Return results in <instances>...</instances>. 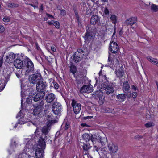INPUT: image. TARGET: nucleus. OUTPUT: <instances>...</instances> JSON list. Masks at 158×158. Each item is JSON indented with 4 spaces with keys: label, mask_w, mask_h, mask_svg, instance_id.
<instances>
[{
    "label": "nucleus",
    "mask_w": 158,
    "mask_h": 158,
    "mask_svg": "<svg viewBox=\"0 0 158 158\" xmlns=\"http://www.w3.org/2000/svg\"><path fill=\"white\" fill-rule=\"evenodd\" d=\"M50 130V128H48L45 126H44L41 129L42 134L39 138L38 141L41 142L45 143L47 142L50 144H51L52 140L50 139V137L48 135L49 131Z\"/></svg>",
    "instance_id": "obj_1"
},
{
    "label": "nucleus",
    "mask_w": 158,
    "mask_h": 158,
    "mask_svg": "<svg viewBox=\"0 0 158 158\" xmlns=\"http://www.w3.org/2000/svg\"><path fill=\"white\" fill-rule=\"evenodd\" d=\"M86 49L83 48H78L73 55V60L77 63L81 61L83 58L85 57L87 54Z\"/></svg>",
    "instance_id": "obj_2"
},
{
    "label": "nucleus",
    "mask_w": 158,
    "mask_h": 158,
    "mask_svg": "<svg viewBox=\"0 0 158 158\" xmlns=\"http://www.w3.org/2000/svg\"><path fill=\"white\" fill-rule=\"evenodd\" d=\"M45 143L38 141L37 148L35 149V155L37 158H42L43 156L44 150L45 148Z\"/></svg>",
    "instance_id": "obj_3"
},
{
    "label": "nucleus",
    "mask_w": 158,
    "mask_h": 158,
    "mask_svg": "<svg viewBox=\"0 0 158 158\" xmlns=\"http://www.w3.org/2000/svg\"><path fill=\"white\" fill-rule=\"evenodd\" d=\"M44 104V101L42 100L38 103L33 105L34 109L33 110V114L34 115L38 116L42 114Z\"/></svg>",
    "instance_id": "obj_4"
},
{
    "label": "nucleus",
    "mask_w": 158,
    "mask_h": 158,
    "mask_svg": "<svg viewBox=\"0 0 158 158\" xmlns=\"http://www.w3.org/2000/svg\"><path fill=\"white\" fill-rule=\"evenodd\" d=\"M10 73V71L8 70H3V74L5 77V80L1 79V83L0 85H1V83H2V85H4V86L2 87L1 86L0 87V91H2L5 85L7 83L9 79Z\"/></svg>",
    "instance_id": "obj_5"
},
{
    "label": "nucleus",
    "mask_w": 158,
    "mask_h": 158,
    "mask_svg": "<svg viewBox=\"0 0 158 158\" xmlns=\"http://www.w3.org/2000/svg\"><path fill=\"white\" fill-rule=\"evenodd\" d=\"M23 69H34V65L31 60L27 57L24 56Z\"/></svg>",
    "instance_id": "obj_6"
},
{
    "label": "nucleus",
    "mask_w": 158,
    "mask_h": 158,
    "mask_svg": "<svg viewBox=\"0 0 158 158\" xmlns=\"http://www.w3.org/2000/svg\"><path fill=\"white\" fill-rule=\"evenodd\" d=\"M23 60L24 56H20L15 60L14 62V66L18 69H23Z\"/></svg>",
    "instance_id": "obj_7"
},
{
    "label": "nucleus",
    "mask_w": 158,
    "mask_h": 158,
    "mask_svg": "<svg viewBox=\"0 0 158 158\" xmlns=\"http://www.w3.org/2000/svg\"><path fill=\"white\" fill-rule=\"evenodd\" d=\"M61 109V105L59 102H55L52 105V110L55 114L59 115L60 114Z\"/></svg>",
    "instance_id": "obj_8"
},
{
    "label": "nucleus",
    "mask_w": 158,
    "mask_h": 158,
    "mask_svg": "<svg viewBox=\"0 0 158 158\" xmlns=\"http://www.w3.org/2000/svg\"><path fill=\"white\" fill-rule=\"evenodd\" d=\"M109 51L113 54L116 53L118 51L119 47L118 44L114 41H112L109 44Z\"/></svg>",
    "instance_id": "obj_9"
},
{
    "label": "nucleus",
    "mask_w": 158,
    "mask_h": 158,
    "mask_svg": "<svg viewBox=\"0 0 158 158\" xmlns=\"http://www.w3.org/2000/svg\"><path fill=\"white\" fill-rule=\"evenodd\" d=\"M90 23L93 25H97L98 26L100 25V18L97 15H92L90 18Z\"/></svg>",
    "instance_id": "obj_10"
},
{
    "label": "nucleus",
    "mask_w": 158,
    "mask_h": 158,
    "mask_svg": "<svg viewBox=\"0 0 158 158\" xmlns=\"http://www.w3.org/2000/svg\"><path fill=\"white\" fill-rule=\"evenodd\" d=\"M71 105L73 107V110L76 114L78 113L81 109V104L77 103V102L74 99L72 100Z\"/></svg>",
    "instance_id": "obj_11"
},
{
    "label": "nucleus",
    "mask_w": 158,
    "mask_h": 158,
    "mask_svg": "<svg viewBox=\"0 0 158 158\" xmlns=\"http://www.w3.org/2000/svg\"><path fill=\"white\" fill-rule=\"evenodd\" d=\"M41 80H42V78L41 75L40 74H34L32 75L30 81L31 83L33 84H37Z\"/></svg>",
    "instance_id": "obj_12"
},
{
    "label": "nucleus",
    "mask_w": 158,
    "mask_h": 158,
    "mask_svg": "<svg viewBox=\"0 0 158 158\" xmlns=\"http://www.w3.org/2000/svg\"><path fill=\"white\" fill-rule=\"evenodd\" d=\"M44 96L46 102L49 103L53 102L56 98L55 95L52 93L48 92Z\"/></svg>",
    "instance_id": "obj_13"
},
{
    "label": "nucleus",
    "mask_w": 158,
    "mask_h": 158,
    "mask_svg": "<svg viewBox=\"0 0 158 158\" xmlns=\"http://www.w3.org/2000/svg\"><path fill=\"white\" fill-rule=\"evenodd\" d=\"M46 82H44L42 80H41L40 81V82L37 84L36 86V89L37 91H44L45 90V88L47 85L46 84Z\"/></svg>",
    "instance_id": "obj_14"
},
{
    "label": "nucleus",
    "mask_w": 158,
    "mask_h": 158,
    "mask_svg": "<svg viewBox=\"0 0 158 158\" xmlns=\"http://www.w3.org/2000/svg\"><path fill=\"white\" fill-rule=\"evenodd\" d=\"M38 92L34 96L32 97L33 100L35 102H38L40 100L43 99L45 95V92L37 91Z\"/></svg>",
    "instance_id": "obj_15"
},
{
    "label": "nucleus",
    "mask_w": 158,
    "mask_h": 158,
    "mask_svg": "<svg viewBox=\"0 0 158 158\" xmlns=\"http://www.w3.org/2000/svg\"><path fill=\"white\" fill-rule=\"evenodd\" d=\"M108 147L109 151L111 153H116L118 149V146L116 144L110 143L108 144Z\"/></svg>",
    "instance_id": "obj_16"
},
{
    "label": "nucleus",
    "mask_w": 158,
    "mask_h": 158,
    "mask_svg": "<svg viewBox=\"0 0 158 158\" xmlns=\"http://www.w3.org/2000/svg\"><path fill=\"white\" fill-rule=\"evenodd\" d=\"M93 90V88L92 87H90V86L88 85H84L81 87L79 92L80 93L82 94L86 92L89 93L92 92Z\"/></svg>",
    "instance_id": "obj_17"
},
{
    "label": "nucleus",
    "mask_w": 158,
    "mask_h": 158,
    "mask_svg": "<svg viewBox=\"0 0 158 158\" xmlns=\"http://www.w3.org/2000/svg\"><path fill=\"white\" fill-rule=\"evenodd\" d=\"M137 17H132L126 20L124 23L127 26H131L135 24L137 21Z\"/></svg>",
    "instance_id": "obj_18"
},
{
    "label": "nucleus",
    "mask_w": 158,
    "mask_h": 158,
    "mask_svg": "<svg viewBox=\"0 0 158 158\" xmlns=\"http://www.w3.org/2000/svg\"><path fill=\"white\" fill-rule=\"evenodd\" d=\"M82 144L83 145H82V147L83 150L85 151V153L83 155L84 158L85 157L88 156L87 153L88 152V150L90 148L91 146H90L89 142H86V143H84Z\"/></svg>",
    "instance_id": "obj_19"
},
{
    "label": "nucleus",
    "mask_w": 158,
    "mask_h": 158,
    "mask_svg": "<svg viewBox=\"0 0 158 158\" xmlns=\"http://www.w3.org/2000/svg\"><path fill=\"white\" fill-rule=\"evenodd\" d=\"M93 36L94 35L86 31L84 36H83V38L85 42L89 43L93 39Z\"/></svg>",
    "instance_id": "obj_20"
},
{
    "label": "nucleus",
    "mask_w": 158,
    "mask_h": 158,
    "mask_svg": "<svg viewBox=\"0 0 158 158\" xmlns=\"http://www.w3.org/2000/svg\"><path fill=\"white\" fill-rule=\"evenodd\" d=\"M110 19L113 23L115 24L114 26V31L113 35L115 34L116 33V27L115 24L117 22V17L114 15H111Z\"/></svg>",
    "instance_id": "obj_21"
},
{
    "label": "nucleus",
    "mask_w": 158,
    "mask_h": 158,
    "mask_svg": "<svg viewBox=\"0 0 158 158\" xmlns=\"http://www.w3.org/2000/svg\"><path fill=\"white\" fill-rule=\"evenodd\" d=\"M69 72L72 73L74 75V77H75V74L76 73L77 76H78L79 77L81 78L83 77L84 75L82 74V72L80 70L79 71H77V70H69Z\"/></svg>",
    "instance_id": "obj_22"
},
{
    "label": "nucleus",
    "mask_w": 158,
    "mask_h": 158,
    "mask_svg": "<svg viewBox=\"0 0 158 158\" xmlns=\"http://www.w3.org/2000/svg\"><path fill=\"white\" fill-rule=\"evenodd\" d=\"M86 31L94 36L96 34L97 29L95 27H91V26L89 25L88 27L86 28Z\"/></svg>",
    "instance_id": "obj_23"
},
{
    "label": "nucleus",
    "mask_w": 158,
    "mask_h": 158,
    "mask_svg": "<svg viewBox=\"0 0 158 158\" xmlns=\"http://www.w3.org/2000/svg\"><path fill=\"white\" fill-rule=\"evenodd\" d=\"M147 59L148 60L150 61L151 63L158 67V62L156 59L153 58L150 56H148Z\"/></svg>",
    "instance_id": "obj_24"
},
{
    "label": "nucleus",
    "mask_w": 158,
    "mask_h": 158,
    "mask_svg": "<svg viewBox=\"0 0 158 158\" xmlns=\"http://www.w3.org/2000/svg\"><path fill=\"white\" fill-rule=\"evenodd\" d=\"M76 22L77 23V26L81 28L82 27V19L80 18V16H78L76 17Z\"/></svg>",
    "instance_id": "obj_25"
},
{
    "label": "nucleus",
    "mask_w": 158,
    "mask_h": 158,
    "mask_svg": "<svg viewBox=\"0 0 158 158\" xmlns=\"http://www.w3.org/2000/svg\"><path fill=\"white\" fill-rule=\"evenodd\" d=\"M100 93H103V92L99 90L98 91H96L95 92H94L92 94V98L98 100L99 98V95L101 94Z\"/></svg>",
    "instance_id": "obj_26"
},
{
    "label": "nucleus",
    "mask_w": 158,
    "mask_h": 158,
    "mask_svg": "<svg viewBox=\"0 0 158 158\" xmlns=\"http://www.w3.org/2000/svg\"><path fill=\"white\" fill-rule=\"evenodd\" d=\"M101 94L99 95V98L98 99V102L99 105H102L103 104L105 101V97L103 96V93H100Z\"/></svg>",
    "instance_id": "obj_27"
},
{
    "label": "nucleus",
    "mask_w": 158,
    "mask_h": 158,
    "mask_svg": "<svg viewBox=\"0 0 158 158\" xmlns=\"http://www.w3.org/2000/svg\"><path fill=\"white\" fill-rule=\"evenodd\" d=\"M82 138L86 142H89L90 140V134L86 133L84 134L82 136Z\"/></svg>",
    "instance_id": "obj_28"
},
{
    "label": "nucleus",
    "mask_w": 158,
    "mask_h": 158,
    "mask_svg": "<svg viewBox=\"0 0 158 158\" xmlns=\"http://www.w3.org/2000/svg\"><path fill=\"white\" fill-rule=\"evenodd\" d=\"M108 60V64H105V66L109 67L110 68H112V69H113V64H112V61L111 59L110 58V54H109V55Z\"/></svg>",
    "instance_id": "obj_29"
},
{
    "label": "nucleus",
    "mask_w": 158,
    "mask_h": 158,
    "mask_svg": "<svg viewBox=\"0 0 158 158\" xmlns=\"http://www.w3.org/2000/svg\"><path fill=\"white\" fill-rule=\"evenodd\" d=\"M105 90L106 93L108 95L113 91V88L110 85H108L106 88H105Z\"/></svg>",
    "instance_id": "obj_30"
},
{
    "label": "nucleus",
    "mask_w": 158,
    "mask_h": 158,
    "mask_svg": "<svg viewBox=\"0 0 158 158\" xmlns=\"http://www.w3.org/2000/svg\"><path fill=\"white\" fill-rule=\"evenodd\" d=\"M123 88L125 91H128L129 90L130 87L127 81H124L123 85Z\"/></svg>",
    "instance_id": "obj_31"
},
{
    "label": "nucleus",
    "mask_w": 158,
    "mask_h": 158,
    "mask_svg": "<svg viewBox=\"0 0 158 158\" xmlns=\"http://www.w3.org/2000/svg\"><path fill=\"white\" fill-rule=\"evenodd\" d=\"M115 73L118 77H122L124 75V72L123 70H116Z\"/></svg>",
    "instance_id": "obj_32"
},
{
    "label": "nucleus",
    "mask_w": 158,
    "mask_h": 158,
    "mask_svg": "<svg viewBox=\"0 0 158 158\" xmlns=\"http://www.w3.org/2000/svg\"><path fill=\"white\" fill-rule=\"evenodd\" d=\"M116 98L122 101H123L125 99V95L124 94H120L116 96Z\"/></svg>",
    "instance_id": "obj_33"
},
{
    "label": "nucleus",
    "mask_w": 158,
    "mask_h": 158,
    "mask_svg": "<svg viewBox=\"0 0 158 158\" xmlns=\"http://www.w3.org/2000/svg\"><path fill=\"white\" fill-rule=\"evenodd\" d=\"M27 93V92L26 91H21V95L22 97V99L21 100V107L23 106V99H24L26 97V94Z\"/></svg>",
    "instance_id": "obj_34"
},
{
    "label": "nucleus",
    "mask_w": 158,
    "mask_h": 158,
    "mask_svg": "<svg viewBox=\"0 0 158 158\" xmlns=\"http://www.w3.org/2000/svg\"><path fill=\"white\" fill-rule=\"evenodd\" d=\"M90 140L92 142H93L95 141H97L98 139L99 136L97 137V135L95 134H90Z\"/></svg>",
    "instance_id": "obj_35"
},
{
    "label": "nucleus",
    "mask_w": 158,
    "mask_h": 158,
    "mask_svg": "<svg viewBox=\"0 0 158 158\" xmlns=\"http://www.w3.org/2000/svg\"><path fill=\"white\" fill-rule=\"evenodd\" d=\"M106 148H102V150H101V153L103 154L104 155L105 157H106L107 158L108 157L107 156V154H109V152L106 150Z\"/></svg>",
    "instance_id": "obj_36"
},
{
    "label": "nucleus",
    "mask_w": 158,
    "mask_h": 158,
    "mask_svg": "<svg viewBox=\"0 0 158 158\" xmlns=\"http://www.w3.org/2000/svg\"><path fill=\"white\" fill-rule=\"evenodd\" d=\"M7 59H8L10 60H11L15 58V55L14 53L10 52L9 54V55L6 56Z\"/></svg>",
    "instance_id": "obj_37"
},
{
    "label": "nucleus",
    "mask_w": 158,
    "mask_h": 158,
    "mask_svg": "<svg viewBox=\"0 0 158 158\" xmlns=\"http://www.w3.org/2000/svg\"><path fill=\"white\" fill-rule=\"evenodd\" d=\"M76 81L77 84V87L79 89L81 86V81L80 78H79L77 77H76Z\"/></svg>",
    "instance_id": "obj_38"
},
{
    "label": "nucleus",
    "mask_w": 158,
    "mask_h": 158,
    "mask_svg": "<svg viewBox=\"0 0 158 158\" xmlns=\"http://www.w3.org/2000/svg\"><path fill=\"white\" fill-rule=\"evenodd\" d=\"M16 70L17 71H15V73L16 76L18 78H20L21 76L23 75L22 74V70H19L18 71H17V70Z\"/></svg>",
    "instance_id": "obj_39"
},
{
    "label": "nucleus",
    "mask_w": 158,
    "mask_h": 158,
    "mask_svg": "<svg viewBox=\"0 0 158 158\" xmlns=\"http://www.w3.org/2000/svg\"><path fill=\"white\" fill-rule=\"evenodd\" d=\"M151 10L154 12H157L158 11V6L152 4L151 6Z\"/></svg>",
    "instance_id": "obj_40"
},
{
    "label": "nucleus",
    "mask_w": 158,
    "mask_h": 158,
    "mask_svg": "<svg viewBox=\"0 0 158 158\" xmlns=\"http://www.w3.org/2000/svg\"><path fill=\"white\" fill-rule=\"evenodd\" d=\"M88 66V63L86 61H82L81 64V66L85 69L87 68V66Z\"/></svg>",
    "instance_id": "obj_41"
},
{
    "label": "nucleus",
    "mask_w": 158,
    "mask_h": 158,
    "mask_svg": "<svg viewBox=\"0 0 158 158\" xmlns=\"http://www.w3.org/2000/svg\"><path fill=\"white\" fill-rule=\"evenodd\" d=\"M27 122V120L23 117L19 119L18 123L19 124H23Z\"/></svg>",
    "instance_id": "obj_42"
},
{
    "label": "nucleus",
    "mask_w": 158,
    "mask_h": 158,
    "mask_svg": "<svg viewBox=\"0 0 158 158\" xmlns=\"http://www.w3.org/2000/svg\"><path fill=\"white\" fill-rule=\"evenodd\" d=\"M100 87V91L101 90H103L105 89V88H106L107 86H108V85H107V84L106 82H104V83H102L101 84Z\"/></svg>",
    "instance_id": "obj_43"
},
{
    "label": "nucleus",
    "mask_w": 158,
    "mask_h": 158,
    "mask_svg": "<svg viewBox=\"0 0 158 158\" xmlns=\"http://www.w3.org/2000/svg\"><path fill=\"white\" fill-rule=\"evenodd\" d=\"M33 145L31 144V141H28L26 145V148L28 149H30L33 148Z\"/></svg>",
    "instance_id": "obj_44"
},
{
    "label": "nucleus",
    "mask_w": 158,
    "mask_h": 158,
    "mask_svg": "<svg viewBox=\"0 0 158 158\" xmlns=\"http://www.w3.org/2000/svg\"><path fill=\"white\" fill-rule=\"evenodd\" d=\"M54 22L53 25L57 29H59L60 27V23L57 21L53 20Z\"/></svg>",
    "instance_id": "obj_45"
},
{
    "label": "nucleus",
    "mask_w": 158,
    "mask_h": 158,
    "mask_svg": "<svg viewBox=\"0 0 158 158\" xmlns=\"http://www.w3.org/2000/svg\"><path fill=\"white\" fill-rule=\"evenodd\" d=\"M51 86H54V88L57 89H58L59 88V85L56 82L53 81L51 84Z\"/></svg>",
    "instance_id": "obj_46"
},
{
    "label": "nucleus",
    "mask_w": 158,
    "mask_h": 158,
    "mask_svg": "<svg viewBox=\"0 0 158 158\" xmlns=\"http://www.w3.org/2000/svg\"><path fill=\"white\" fill-rule=\"evenodd\" d=\"M2 20L4 22H9L10 21V19L9 17L6 16L3 18Z\"/></svg>",
    "instance_id": "obj_47"
},
{
    "label": "nucleus",
    "mask_w": 158,
    "mask_h": 158,
    "mask_svg": "<svg viewBox=\"0 0 158 158\" xmlns=\"http://www.w3.org/2000/svg\"><path fill=\"white\" fill-rule=\"evenodd\" d=\"M18 4L14 3H10L8 4V6L11 8L16 7L18 6Z\"/></svg>",
    "instance_id": "obj_48"
},
{
    "label": "nucleus",
    "mask_w": 158,
    "mask_h": 158,
    "mask_svg": "<svg viewBox=\"0 0 158 158\" xmlns=\"http://www.w3.org/2000/svg\"><path fill=\"white\" fill-rule=\"evenodd\" d=\"M32 100L31 97L29 96V97L27 98L26 102L28 104H31L32 102Z\"/></svg>",
    "instance_id": "obj_49"
},
{
    "label": "nucleus",
    "mask_w": 158,
    "mask_h": 158,
    "mask_svg": "<svg viewBox=\"0 0 158 158\" xmlns=\"http://www.w3.org/2000/svg\"><path fill=\"white\" fill-rule=\"evenodd\" d=\"M104 12V14L106 15H109V11L107 7H105Z\"/></svg>",
    "instance_id": "obj_50"
},
{
    "label": "nucleus",
    "mask_w": 158,
    "mask_h": 158,
    "mask_svg": "<svg viewBox=\"0 0 158 158\" xmlns=\"http://www.w3.org/2000/svg\"><path fill=\"white\" fill-rule=\"evenodd\" d=\"M45 117H46L47 120H48L51 119L52 118L53 116L52 115H50V114H47L46 115Z\"/></svg>",
    "instance_id": "obj_51"
},
{
    "label": "nucleus",
    "mask_w": 158,
    "mask_h": 158,
    "mask_svg": "<svg viewBox=\"0 0 158 158\" xmlns=\"http://www.w3.org/2000/svg\"><path fill=\"white\" fill-rule=\"evenodd\" d=\"M70 69H77L76 66L73 64L72 63H71L69 66Z\"/></svg>",
    "instance_id": "obj_52"
},
{
    "label": "nucleus",
    "mask_w": 158,
    "mask_h": 158,
    "mask_svg": "<svg viewBox=\"0 0 158 158\" xmlns=\"http://www.w3.org/2000/svg\"><path fill=\"white\" fill-rule=\"evenodd\" d=\"M23 114L22 112V111L20 110L19 113L16 116V118H18L19 117H20L21 118L23 117Z\"/></svg>",
    "instance_id": "obj_53"
},
{
    "label": "nucleus",
    "mask_w": 158,
    "mask_h": 158,
    "mask_svg": "<svg viewBox=\"0 0 158 158\" xmlns=\"http://www.w3.org/2000/svg\"><path fill=\"white\" fill-rule=\"evenodd\" d=\"M73 10L74 12L75 17L79 16V15L78 14V11H77V9L76 8H73Z\"/></svg>",
    "instance_id": "obj_54"
},
{
    "label": "nucleus",
    "mask_w": 158,
    "mask_h": 158,
    "mask_svg": "<svg viewBox=\"0 0 158 158\" xmlns=\"http://www.w3.org/2000/svg\"><path fill=\"white\" fill-rule=\"evenodd\" d=\"M5 30V28L3 26L0 25V33L3 32Z\"/></svg>",
    "instance_id": "obj_55"
},
{
    "label": "nucleus",
    "mask_w": 158,
    "mask_h": 158,
    "mask_svg": "<svg viewBox=\"0 0 158 158\" xmlns=\"http://www.w3.org/2000/svg\"><path fill=\"white\" fill-rule=\"evenodd\" d=\"M50 122L49 120L48 121L47 123V125L45 126L47 127H48V128H50V129H51V126L52 124Z\"/></svg>",
    "instance_id": "obj_56"
},
{
    "label": "nucleus",
    "mask_w": 158,
    "mask_h": 158,
    "mask_svg": "<svg viewBox=\"0 0 158 158\" xmlns=\"http://www.w3.org/2000/svg\"><path fill=\"white\" fill-rule=\"evenodd\" d=\"M60 14L62 16H64L66 15L65 10L63 9H62L60 11Z\"/></svg>",
    "instance_id": "obj_57"
},
{
    "label": "nucleus",
    "mask_w": 158,
    "mask_h": 158,
    "mask_svg": "<svg viewBox=\"0 0 158 158\" xmlns=\"http://www.w3.org/2000/svg\"><path fill=\"white\" fill-rule=\"evenodd\" d=\"M102 148H99L98 147L96 148L95 150L99 154L101 153V150Z\"/></svg>",
    "instance_id": "obj_58"
},
{
    "label": "nucleus",
    "mask_w": 158,
    "mask_h": 158,
    "mask_svg": "<svg viewBox=\"0 0 158 158\" xmlns=\"http://www.w3.org/2000/svg\"><path fill=\"white\" fill-rule=\"evenodd\" d=\"M143 138V136L142 135H137L135 136L134 138L135 139H142Z\"/></svg>",
    "instance_id": "obj_59"
},
{
    "label": "nucleus",
    "mask_w": 158,
    "mask_h": 158,
    "mask_svg": "<svg viewBox=\"0 0 158 158\" xmlns=\"http://www.w3.org/2000/svg\"><path fill=\"white\" fill-rule=\"evenodd\" d=\"M125 96H127V97L130 98L131 97V93L130 92H127L125 94Z\"/></svg>",
    "instance_id": "obj_60"
},
{
    "label": "nucleus",
    "mask_w": 158,
    "mask_h": 158,
    "mask_svg": "<svg viewBox=\"0 0 158 158\" xmlns=\"http://www.w3.org/2000/svg\"><path fill=\"white\" fill-rule=\"evenodd\" d=\"M145 125L146 127H149L152 126V124L150 123H148L145 124Z\"/></svg>",
    "instance_id": "obj_61"
},
{
    "label": "nucleus",
    "mask_w": 158,
    "mask_h": 158,
    "mask_svg": "<svg viewBox=\"0 0 158 158\" xmlns=\"http://www.w3.org/2000/svg\"><path fill=\"white\" fill-rule=\"evenodd\" d=\"M132 96L133 98H135L137 96V93L136 92H133L132 93Z\"/></svg>",
    "instance_id": "obj_62"
},
{
    "label": "nucleus",
    "mask_w": 158,
    "mask_h": 158,
    "mask_svg": "<svg viewBox=\"0 0 158 158\" xmlns=\"http://www.w3.org/2000/svg\"><path fill=\"white\" fill-rule=\"evenodd\" d=\"M51 50L53 52H55L56 51V49L54 45H52L51 47Z\"/></svg>",
    "instance_id": "obj_63"
},
{
    "label": "nucleus",
    "mask_w": 158,
    "mask_h": 158,
    "mask_svg": "<svg viewBox=\"0 0 158 158\" xmlns=\"http://www.w3.org/2000/svg\"><path fill=\"white\" fill-rule=\"evenodd\" d=\"M69 127V123L67 122L66 123V125L65 127V130H66L68 129Z\"/></svg>",
    "instance_id": "obj_64"
}]
</instances>
